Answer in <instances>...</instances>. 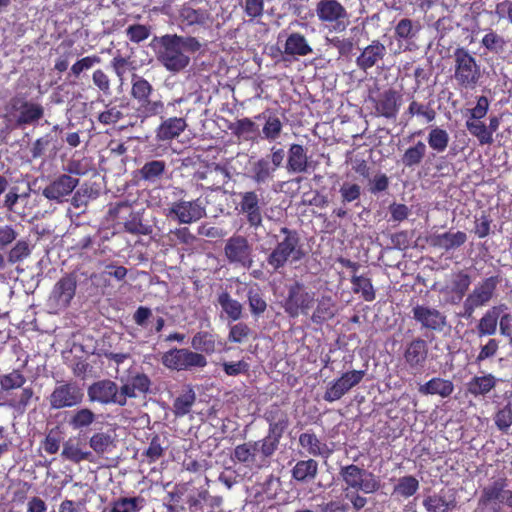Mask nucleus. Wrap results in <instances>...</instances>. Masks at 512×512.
Listing matches in <instances>:
<instances>
[{
	"label": "nucleus",
	"instance_id": "1a4fd4ad",
	"mask_svg": "<svg viewBox=\"0 0 512 512\" xmlns=\"http://www.w3.org/2000/svg\"><path fill=\"white\" fill-rule=\"evenodd\" d=\"M162 364L171 370L187 371L194 368H204L207 365L206 357L188 348H173L162 355Z\"/></svg>",
	"mask_w": 512,
	"mask_h": 512
},
{
	"label": "nucleus",
	"instance_id": "6ab92c4d",
	"mask_svg": "<svg viewBox=\"0 0 512 512\" xmlns=\"http://www.w3.org/2000/svg\"><path fill=\"white\" fill-rule=\"evenodd\" d=\"M79 184V179L62 174L43 189V196L48 200L62 203Z\"/></svg>",
	"mask_w": 512,
	"mask_h": 512
},
{
	"label": "nucleus",
	"instance_id": "ddd939ff",
	"mask_svg": "<svg viewBox=\"0 0 512 512\" xmlns=\"http://www.w3.org/2000/svg\"><path fill=\"white\" fill-rule=\"evenodd\" d=\"M472 284L471 275L466 270H458L450 275L449 282L443 286L440 292L445 297V303L449 305L460 304L468 295Z\"/></svg>",
	"mask_w": 512,
	"mask_h": 512
},
{
	"label": "nucleus",
	"instance_id": "864d4df0",
	"mask_svg": "<svg viewBox=\"0 0 512 512\" xmlns=\"http://www.w3.org/2000/svg\"><path fill=\"white\" fill-rule=\"evenodd\" d=\"M450 137L448 132L440 127L432 128L427 136V143L431 150L436 153H443L449 145Z\"/></svg>",
	"mask_w": 512,
	"mask_h": 512
},
{
	"label": "nucleus",
	"instance_id": "bb28decb",
	"mask_svg": "<svg viewBox=\"0 0 512 512\" xmlns=\"http://www.w3.org/2000/svg\"><path fill=\"white\" fill-rule=\"evenodd\" d=\"M187 128V122L182 117H170L156 128V139L158 141H170L181 135Z\"/></svg>",
	"mask_w": 512,
	"mask_h": 512
},
{
	"label": "nucleus",
	"instance_id": "37998d69",
	"mask_svg": "<svg viewBox=\"0 0 512 512\" xmlns=\"http://www.w3.org/2000/svg\"><path fill=\"white\" fill-rule=\"evenodd\" d=\"M255 119H264L265 123L262 128V138L270 142L277 140L282 132L283 124L278 116L269 115L266 117L265 112L255 116Z\"/></svg>",
	"mask_w": 512,
	"mask_h": 512
},
{
	"label": "nucleus",
	"instance_id": "e433bc0d",
	"mask_svg": "<svg viewBox=\"0 0 512 512\" xmlns=\"http://www.w3.org/2000/svg\"><path fill=\"white\" fill-rule=\"evenodd\" d=\"M500 313L501 307L493 306L482 315L476 326L479 337L492 336L496 333Z\"/></svg>",
	"mask_w": 512,
	"mask_h": 512
},
{
	"label": "nucleus",
	"instance_id": "6e6552de",
	"mask_svg": "<svg viewBox=\"0 0 512 512\" xmlns=\"http://www.w3.org/2000/svg\"><path fill=\"white\" fill-rule=\"evenodd\" d=\"M315 295V292L309 291L303 282L294 281L287 287L282 307L291 318L308 315L315 304Z\"/></svg>",
	"mask_w": 512,
	"mask_h": 512
},
{
	"label": "nucleus",
	"instance_id": "f3484780",
	"mask_svg": "<svg viewBox=\"0 0 512 512\" xmlns=\"http://www.w3.org/2000/svg\"><path fill=\"white\" fill-rule=\"evenodd\" d=\"M421 29L418 21L410 18H401L394 27V38L397 41L398 49L394 54L412 51L414 48V40Z\"/></svg>",
	"mask_w": 512,
	"mask_h": 512
},
{
	"label": "nucleus",
	"instance_id": "69168bd1",
	"mask_svg": "<svg viewBox=\"0 0 512 512\" xmlns=\"http://www.w3.org/2000/svg\"><path fill=\"white\" fill-rule=\"evenodd\" d=\"M25 382L26 378L19 370L0 376V386L5 391L21 388Z\"/></svg>",
	"mask_w": 512,
	"mask_h": 512
},
{
	"label": "nucleus",
	"instance_id": "4c0bfd02",
	"mask_svg": "<svg viewBox=\"0 0 512 512\" xmlns=\"http://www.w3.org/2000/svg\"><path fill=\"white\" fill-rule=\"evenodd\" d=\"M318 473V462L312 458L299 460L291 470L292 478L300 483H308L315 479Z\"/></svg>",
	"mask_w": 512,
	"mask_h": 512
},
{
	"label": "nucleus",
	"instance_id": "c756f323",
	"mask_svg": "<svg viewBox=\"0 0 512 512\" xmlns=\"http://www.w3.org/2000/svg\"><path fill=\"white\" fill-rule=\"evenodd\" d=\"M497 385V378L489 373L482 376H474L466 384L467 393L477 398L486 396Z\"/></svg>",
	"mask_w": 512,
	"mask_h": 512
},
{
	"label": "nucleus",
	"instance_id": "7ed1b4c3",
	"mask_svg": "<svg viewBox=\"0 0 512 512\" xmlns=\"http://www.w3.org/2000/svg\"><path fill=\"white\" fill-rule=\"evenodd\" d=\"M6 116L18 128L36 125L45 115L43 105L29 97L27 92H17L5 106Z\"/></svg>",
	"mask_w": 512,
	"mask_h": 512
},
{
	"label": "nucleus",
	"instance_id": "a211bd4d",
	"mask_svg": "<svg viewBox=\"0 0 512 512\" xmlns=\"http://www.w3.org/2000/svg\"><path fill=\"white\" fill-rule=\"evenodd\" d=\"M457 504V491L454 488H442L425 496L422 502L427 512H452Z\"/></svg>",
	"mask_w": 512,
	"mask_h": 512
},
{
	"label": "nucleus",
	"instance_id": "9d476101",
	"mask_svg": "<svg viewBox=\"0 0 512 512\" xmlns=\"http://www.w3.org/2000/svg\"><path fill=\"white\" fill-rule=\"evenodd\" d=\"M83 399V389L72 381L58 383L48 397L50 407L57 410L78 406Z\"/></svg>",
	"mask_w": 512,
	"mask_h": 512
},
{
	"label": "nucleus",
	"instance_id": "c03bdc74",
	"mask_svg": "<svg viewBox=\"0 0 512 512\" xmlns=\"http://www.w3.org/2000/svg\"><path fill=\"white\" fill-rule=\"evenodd\" d=\"M427 153L426 144L418 140L414 145L408 147L401 157V162L405 167H415L421 164Z\"/></svg>",
	"mask_w": 512,
	"mask_h": 512
},
{
	"label": "nucleus",
	"instance_id": "ea45409f",
	"mask_svg": "<svg viewBox=\"0 0 512 512\" xmlns=\"http://www.w3.org/2000/svg\"><path fill=\"white\" fill-rule=\"evenodd\" d=\"M316 308L311 315V321L321 325L335 316V302L330 296H321L317 300Z\"/></svg>",
	"mask_w": 512,
	"mask_h": 512
},
{
	"label": "nucleus",
	"instance_id": "412c9836",
	"mask_svg": "<svg viewBox=\"0 0 512 512\" xmlns=\"http://www.w3.org/2000/svg\"><path fill=\"white\" fill-rule=\"evenodd\" d=\"M405 363L410 369L421 371L427 361L428 345L427 342L421 338H415L409 342L403 354Z\"/></svg>",
	"mask_w": 512,
	"mask_h": 512
},
{
	"label": "nucleus",
	"instance_id": "c85d7f7f",
	"mask_svg": "<svg viewBox=\"0 0 512 512\" xmlns=\"http://www.w3.org/2000/svg\"><path fill=\"white\" fill-rule=\"evenodd\" d=\"M97 415L87 407L73 410L68 418V425L73 431L87 432L96 422Z\"/></svg>",
	"mask_w": 512,
	"mask_h": 512
},
{
	"label": "nucleus",
	"instance_id": "f8f14e48",
	"mask_svg": "<svg viewBox=\"0 0 512 512\" xmlns=\"http://www.w3.org/2000/svg\"><path fill=\"white\" fill-rule=\"evenodd\" d=\"M109 215L118 221L123 222L125 231L135 235H148L152 232L151 226L142 222L139 213L134 212L132 205L127 201L117 203L109 209Z\"/></svg>",
	"mask_w": 512,
	"mask_h": 512
},
{
	"label": "nucleus",
	"instance_id": "338daca9",
	"mask_svg": "<svg viewBox=\"0 0 512 512\" xmlns=\"http://www.w3.org/2000/svg\"><path fill=\"white\" fill-rule=\"evenodd\" d=\"M101 61L98 55L85 56L71 66L70 75L78 79L84 71L91 69L95 64H100Z\"/></svg>",
	"mask_w": 512,
	"mask_h": 512
},
{
	"label": "nucleus",
	"instance_id": "58836bf2",
	"mask_svg": "<svg viewBox=\"0 0 512 512\" xmlns=\"http://www.w3.org/2000/svg\"><path fill=\"white\" fill-rule=\"evenodd\" d=\"M276 170L270 164L269 156L259 158L250 168L251 179L257 184H265L274 178Z\"/></svg>",
	"mask_w": 512,
	"mask_h": 512
},
{
	"label": "nucleus",
	"instance_id": "393cba45",
	"mask_svg": "<svg viewBox=\"0 0 512 512\" xmlns=\"http://www.w3.org/2000/svg\"><path fill=\"white\" fill-rule=\"evenodd\" d=\"M221 496H212L208 490H200L187 498V504L192 512H213L222 505Z\"/></svg>",
	"mask_w": 512,
	"mask_h": 512
},
{
	"label": "nucleus",
	"instance_id": "4d7b16f0",
	"mask_svg": "<svg viewBox=\"0 0 512 512\" xmlns=\"http://www.w3.org/2000/svg\"><path fill=\"white\" fill-rule=\"evenodd\" d=\"M131 97L133 100L138 101L147 96H153L154 88L151 83L144 77L138 74H133L131 77Z\"/></svg>",
	"mask_w": 512,
	"mask_h": 512
},
{
	"label": "nucleus",
	"instance_id": "cd10ccee",
	"mask_svg": "<svg viewBox=\"0 0 512 512\" xmlns=\"http://www.w3.org/2000/svg\"><path fill=\"white\" fill-rule=\"evenodd\" d=\"M309 162L307 150L301 145L293 143L289 146L286 169L290 173H305L308 171Z\"/></svg>",
	"mask_w": 512,
	"mask_h": 512
},
{
	"label": "nucleus",
	"instance_id": "a18cd8bd",
	"mask_svg": "<svg viewBox=\"0 0 512 512\" xmlns=\"http://www.w3.org/2000/svg\"><path fill=\"white\" fill-rule=\"evenodd\" d=\"M217 301L230 320L237 321L242 317V304L233 299L227 291L221 292Z\"/></svg>",
	"mask_w": 512,
	"mask_h": 512
},
{
	"label": "nucleus",
	"instance_id": "a878e982",
	"mask_svg": "<svg viewBox=\"0 0 512 512\" xmlns=\"http://www.w3.org/2000/svg\"><path fill=\"white\" fill-rule=\"evenodd\" d=\"M467 241V235L463 231H447L441 234H434L430 237L429 243L432 247L445 251L458 249Z\"/></svg>",
	"mask_w": 512,
	"mask_h": 512
},
{
	"label": "nucleus",
	"instance_id": "2f4dec72",
	"mask_svg": "<svg viewBox=\"0 0 512 512\" xmlns=\"http://www.w3.org/2000/svg\"><path fill=\"white\" fill-rule=\"evenodd\" d=\"M137 102L136 113L142 120L151 117L160 116L165 110L164 102L161 97L147 96L144 99H140Z\"/></svg>",
	"mask_w": 512,
	"mask_h": 512
},
{
	"label": "nucleus",
	"instance_id": "774afa93",
	"mask_svg": "<svg viewBox=\"0 0 512 512\" xmlns=\"http://www.w3.org/2000/svg\"><path fill=\"white\" fill-rule=\"evenodd\" d=\"M142 455L149 464L155 463L164 455V448L159 435L156 434L151 438L148 448Z\"/></svg>",
	"mask_w": 512,
	"mask_h": 512
},
{
	"label": "nucleus",
	"instance_id": "5fc2aeb1",
	"mask_svg": "<svg viewBox=\"0 0 512 512\" xmlns=\"http://www.w3.org/2000/svg\"><path fill=\"white\" fill-rule=\"evenodd\" d=\"M61 455L64 459L73 463L93 461V454L91 451L81 449L78 444H74L70 440L64 443Z\"/></svg>",
	"mask_w": 512,
	"mask_h": 512
},
{
	"label": "nucleus",
	"instance_id": "49530a36",
	"mask_svg": "<svg viewBox=\"0 0 512 512\" xmlns=\"http://www.w3.org/2000/svg\"><path fill=\"white\" fill-rule=\"evenodd\" d=\"M258 452V443L249 441L243 444H239L234 448L233 459L239 463L251 466L256 462V456Z\"/></svg>",
	"mask_w": 512,
	"mask_h": 512
},
{
	"label": "nucleus",
	"instance_id": "423d86ee",
	"mask_svg": "<svg viewBox=\"0 0 512 512\" xmlns=\"http://www.w3.org/2000/svg\"><path fill=\"white\" fill-rule=\"evenodd\" d=\"M501 278L493 275L481 279L465 297L462 304V311L458 316L465 319L472 318L476 309L488 305L496 296Z\"/></svg>",
	"mask_w": 512,
	"mask_h": 512
},
{
	"label": "nucleus",
	"instance_id": "0eeeda50",
	"mask_svg": "<svg viewBox=\"0 0 512 512\" xmlns=\"http://www.w3.org/2000/svg\"><path fill=\"white\" fill-rule=\"evenodd\" d=\"M453 79L461 89H474L481 78V68L476 58L465 48H456L453 54Z\"/></svg>",
	"mask_w": 512,
	"mask_h": 512
},
{
	"label": "nucleus",
	"instance_id": "c9c22d12",
	"mask_svg": "<svg viewBox=\"0 0 512 512\" xmlns=\"http://www.w3.org/2000/svg\"><path fill=\"white\" fill-rule=\"evenodd\" d=\"M299 445L306 450V452L314 457L328 456L330 450L327 445L323 443L313 431H307L299 435Z\"/></svg>",
	"mask_w": 512,
	"mask_h": 512
},
{
	"label": "nucleus",
	"instance_id": "8fccbe9b",
	"mask_svg": "<svg viewBox=\"0 0 512 512\" xmlns=\"http://www.w3.org/2000/svg\"><path fill=\"white\" fill-rule=\"evenodd\" d=\"M340 203L344 206H360L361 186L357 183L343 182L339 188Z\"/></svg>",
	"mask_w": 512,
	"mask_h": 512
},
{
	"label": "nucleus",
	"instance_id": "aec40b11",
	"mask_svg": "<svg viewBox=\"0 0 512 512\" xmlns=\"http://www.w3.org/2000/svg\"><path fill=\"white\" fill-rule=\"evenodd\" d=\"M386 54L387 50L385 45L380 40L374 39L361 50L355 62L360 70L367 72L369 69L378 65L379 62L383 61Z\"/></svg>",
	"mask_w": 512,
	"mask_h": 512
},
{
	"label": "nucleus",
	"instance_id": "09e8293b",
	"mask_svg": "<svg viewBox=\"0 0 512 512\" xmlns=\"http://www.w3.org/2000/svg\"><path fill=\"white\" fill-rule=\"evenodd\" d=\"M351 283L352 290L355 294H361L362 298L367 302L375 300L376 293L370 278L353 274Z\"/></svg>",
	"mask_w": 512,
	"mask_h": 512
},
{
	"label": "nucleus",
	"instance_id": "72a5a7b5",
	"mask_svg": "<svg viewBox=\"0 0 512 512\" xmlns=\"http://www.w3.org/2000/svg\"><path fill=\"white\" fill-rule=\"evenodd\" d=\"M313 52L306 37L299 33L293 32L288 35L284 44V53L288 56H307Z\"/></svg>",
	"mask_w": 512,
	"mask_h": 512
},
{
	"label": "nucleus",
	"instance_id": "2eb2a0df",
	"mask_svg": "<svg viewBox=\"0 0 512 512\" xmlns=\"http://www.w3.org/2000/svg\"><path fill=\"white\" fill-rule=\"evenodd\" d=\"M412 318L422 329L441 332L447 326V316L435 307L416 304L412 307Z\"/></svg>",
	"mask_w": 512,
	"mask_h": 512
},
{
	"label": "nucleus",
	"instance_id": "4468645a",
	"mask_svg": "<svg viewBox=\"0 0 512 512\" xmlns=\"http://www.w3.org/2000/svg\"><path fill=\"white\" fill-rule=\"evenodd\" d=\"M364 376V370H351L343 373L327 385L323 396L324 400L330 403L340 400L353 387L357 386Z\"/></svg>",
	"mask_w": 512,
	"mask_h": 512
},
{
	"label": "nucleus",
	"instance_id": "f257e3e1",
	"mask_svg": "<svg viewBox=\"0 0 512 512\" xmlns=\"http://www.w3.org/2000/svg\"><path fill=\"white\" fill-rule=\"evenodd\" d=\"M152 47L157 61L170 73L185 70L191 61L190 55L198 52L202 45L193 36L165 34L155 36Z\"/></svg>",
	"mask_w": 512,
	"mask_h": 512
},
{
	"label": "nucleus",
	"instance_id": "052dcab7",
	"mask_svg": "<svg viewBox=\"0 0 512 512\" xmlns=\"http://www.w3.org/2000/svg\"><path fill=\"white\" fill-rule=\"evenodd\" d=\"M465 126L469 133L476 137L480 145H491L493 137L488 132L487 125L482 121L467 120Z\"/></svg>",
	"mask_w": 512,
	"mask_h": 512
},
{
	"label": "nucleus",
	"instance_id": "39448f33",
	"mask_svg": "<svg viewBox=\"0 0 512 512\" xmlns=\"http://www.w3.org/2000/svg\"><path fill=\"white\" fill-rule=\"evenodd\" d=\"M314 12L320 26L330 33H343L351 24L350 13L339 0H318Z\"/></svg>",
	"mask_w": 512,
	"mask_h": 512
},
{
	"label": "nucleus",
	"instance_id": "e2e57ef3",
	"mask_svg": "<svg viewBox=\"0 0 512 512\" xmlns=\"http://www.w3.org/2000/svg\"><path fill=\"white\" fill-rule=\"evenodd\" d=\"M405 115L410 118L414 116H421L426 120V122L430 123L435 120L437 113L431 104H422L416 100H412L405 111Z\"/></svg>",
	"mask_w": 512,
	"mask_h": 512
},
{
	"label": "nucleus",
	"instance_id": "5701e85b",
	"mask_svg": "<svg viewBox=\"0 0 512 512\" xmlns=\"http://www.w3.org/2000/svg\"><path fill=\"white\" fill-rule=\"evenodd\" d=\"M87 393L92 402L117 404V384L112 380H100L91 384Z\"/></svg>",
	"mask_w": 512,
	"mask_h": 512
},
{
	"label": "nucleus",
	"instance_id": "9b49d317",
	"mask_svg": "<svg viewBox=\"0 0 512 512\" xmlns=\"http://www.w3.org/2000/svg\"><path fill=\"white\" fill-rule=\"evenodd\" d=\"M253 248L243 235L234 234L227 239L224 255L230 264L249 269L253 265Z\"/></svg>",
	"mask_w": 512,
	"mask_h": 512
},
{
	"label": "nucleus",
	"instance_id": "de8ad7c7",
	"mask_svg": "<svg viewBox=\"0 0 512 512\" xmlns=\"http://www.w3.org/2000/svg\"><path fill=\"white\" fill-rule=\"evenodd\" d=\"M196 401V394L191 387L177 396L173 401V413L176 417H183L191 412Z\"/></svg>",
	"mask_w": 512,
	"mask_h": 512
},
{
	"label": "nucleus",
	"instance_id": "bf43d9fd",
	"mask_svg": "<svg viewBox=\"0 0 512 512\" xmlns=\"http://www.w3.org/2000/svg\"><path fill=\"white\" fill-rule=\"evenodd\" d=\"M233 134L238 138L253 139L259 132L258 125L250 118L237 120L231 127Z\"/></svg>",
	"mask_w": 512,
	"mask_h": 512
},
{
	"label": "nucleus",
	"instance_id": "79ce46f5",
	"mask_svg": "<svg viewBox=\"0 0 512 512\" xmlns=\"http://www.w3.org/2000/svg\"><path fill=\"white\" fill-rule=\"evenodd\" d=\"M89 447L99 456L110 453L116 447V441L109 432H96L89 437Z\"/></svg>",
	"mask_w": 512,
	"mask_h": 512
},
{
	"label": "nucleus",
	"instance_id": "3c124183",
	"mask_svg": "<svg viewBox=\"0 0 512 512\" xmlns=\"http://www.w3.org/2000/svg\"><path fill=\"white\" fill-rule=\"evenodd\" d=\"M144 505L143 497H120L111 503L110 512H140Z\"/></svg>",
	"mask_w": 512,
	"mask_h": 512
},
{
	"label": "nucleus",
	"instance_id": "f03ea898",
	"mask_svg": "<svg viewBox=\"0 0 512 512\" xmlns=\"http://www.w3.org/2000/svg\"><path fill=\"white\" fill-rule=\"evenodd\" d=\"M339 475L346 485L345 498L350 501L356 512L363 509L368 503L367 498L360 492L373 494L381 487L377 476L355 464L341 466Z\"/></svg>",
	"mask_w": 512,
	"mask_h": 512
},
{
	"label": "nucleus",
	"instance_id": "4be33fe9",
	"mask_svg": "<svg viewBox=\"0 0 512 512\" xmlns=\"http://www.w3.org/2000/svg\"><path fill=\"white\" fill-rule=\"evenodd\" d=\"M76 288V277L73 274H67L61 277L54 285L52 298L58 306L67 308L75 296Z\"/></svg>",
	"mask_w": 512,
	"mask_h": 512
},
{
	"label": "nucleus",
	"instance_id": "b1692460",
	"mask_svg": "<svg viewBox=\"0 0 512 512\" xmlns=\"http://www.w3.org/2000/svg\"><path fill=\"white\" fill-rule=\"evenodd\" d=\"M401 94L393 88H389L380 94L375 101L376 113L387 119L396 118L400 108Z\"/></svg>",
	"mask_w": 512,
	"mask_h": 512
},
{
	"label": "nucleus",
	"instance_id": "0e129e2a",
	"mask_svg": "<svg viewBox=\"0 0 512 512\" xmlns=\"http://www.w3.org/2000/svg\"><path fill=\"white\" fill-rule=\"evenodd\" d=\"M506 40L494 30L490 29L482 38L481 45L490 53L499 54L506 47Z\"/></svg>",
	"mask_w": 512,
	"mask_h": 512
},
{
	"label": "nucleus",
	"instance_id": "a19ab883",
	"mask_svg": "<svg viewBox=\"0 0 512 512\" xmlns=\"http://www.w3.org/2000/svg\"><path fill=\"white\" fill-rule=\"evenodd\" d=\"M191 346L198 353L211 355L217 350V335L208 331H199L192 337Z\"/></svg>",
	"mask_w": 512,
	"mask_h": 512
},
{
	"label": "nucleus",
	"instance_id": "7c9ffc66",
	"mask_svg": "<svg viewBox=\"0 0 512 512\" xmlns=\"http://www.w3.org/2000/svg\"><path fill=\"white\" fill-rule=\"evenodd\" d=\"M418 391L422 395H438L442 398H447L453 393L454 384L451 380L433 377L420 385Z\"/></svg>",
	"mask_w": 512,
	"mask_h": 512
},
{
	"label": "nucleus",
	"instance_id": "680f3d73",
	"mask_svg": "<svg viewBox=\"0 0 512 512\" xmlns=\"http://www.w3.org/2000/svg\"><path fill=\"white\" fill-rule=\"evenodd\" d=\"M239 211L241 214H251L257 209L262 208L260 195L256 191H246L239 193Z\"/></svg>",
	"mask_w": 512,
	"mask_h": 512
},
{
	"label": "nucleus",
	"instance_id": "603ef678",
	"mask_svg": "<svg viewBox=\"0 0 512 512\" xmlns=\"http://www.w3.org/2000/svg\"><path fill=\"white\" fill-rule=\"evenodd\" d=\"M247 300L250 312L253 316H261L267 309V302L260 287L255 284L247 291Z\"/></svg>",
	"mask_w": 512,
	"mask_h": 512
},
{
	"label": "nucleus",
	"instance_id": "20e7f679",
	"mask_svg": "<svg viewBox=\"0 0 512 512\" xmlns=\"http://www.w3.org/2000/svg\"><path fill=\"white\" fill-rule=\"evenodd\" d=\"M283 239L278 241L274 249L267 256V263L277 272L283 268L289 259L299 261L304 256V252L300 244V236L296 230L286 226L280 228Z\"/></svg>",
	"mask_w": 512,
	"mask_h": 512
},
{
	"label": "nucleus",
	"instance_id": "dca6fc26",
	"mask_svg": "<svg viewBox=\"0 0 512 512\" xmlns=\"http://www.w3.org/2000/svg\"><path fill=\"white\" fill-rule=\"evenodd\" d=\"M166 215L181 224H191L206 216V210L202 206L200 199L192 201L179 200L170 205Z\"/></svg>",
	"mask_w": 512,
	"mask_h": 512
},
{
	"label": "nucleus",
	"instance_id": "f704fd0d",
	"mask_svg": "<svg viewBox=\"0 0 512 512\" xmlns=\"http://www.w3.org/2000/svg\"><path fill=\"white\" fill-rule=\"evenodd\" d=\"M179 17L181 22L187 26H206L211 22V14L207 9H196L187 4L180 9Z\"/></svg>",
	"mask_w": 512,
	"mask_h": 512
},
{
	"label": "nucleus",
	"instance_id": "6e6d98bb",
	"mask_svg": "<svg viewBox=\"0 0 512 512\" xmlns=\"http://www.w3.org/2000/svg\"><path fill=\"white\" fill-rule=\"evenodd\" d=\"M420 484L416 477L406 475L400 477L393 488V493L405 499L414 496L419 490Z\"/></svg>",
	"mask_w": 512,
	"mask_h": 512
},
{
	"label": "nucleus",
	"instance_id": "473e14b6",
	"mask_svg": "<svg viewBox=\"0 0 512 512\" xmlns=\"http://www.w3.org/2000/svg\"><path fill=\"white\" fill-rule=\"evenodd\" d=\"M508 481L506 478H498L490 485L483 488L481 496L478 500V506H488L496 501H502L503 495L506 492Z\"/></svg>",
	"mask_w": 512,
	"mask_h": 512
},
{
	"label": "nucleus",
	"instance_id": "13d9d810",
	"mask_svg": "<svg viewBox=\"0 0 512 512\" xmlns=\"http://www.w3.org/2000/svg\"><path fill=\"white\" fill-rule=\"evenodd\" d=\"M166 170V162L164 160H151L146 162L139 170L143 180L155 182L159 180Z\"/></svg>",
	"mask_w": 512,
	"mask_h": 512
}]
</instances>
